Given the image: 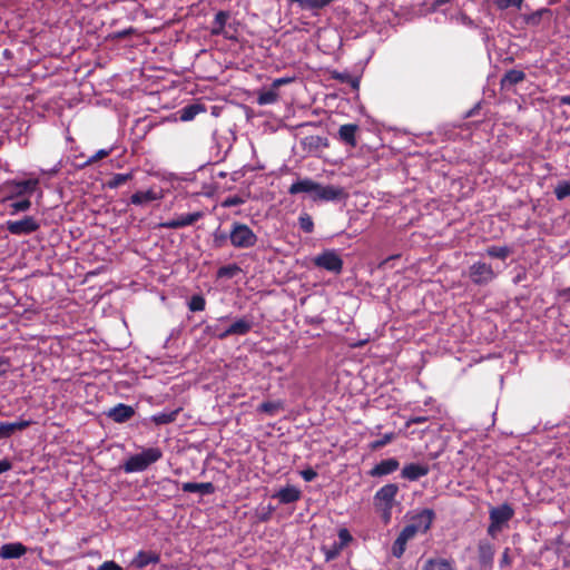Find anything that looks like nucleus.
Here are the masks:
<instances>
[{"label":"nucleus","instance_id":"052dcab7","mask_svg":"<svg viewBox=\"0 0 570 570\" xmlns=\"http://www.w3.org/2000/svg\"><path fill=\"white\" fill-rule=\"evenodd\" d=\"M12 469V463L9 459L0 460V474L8 472Z\"/></svg>","mask_w":570,"mask_h":570},{"label":"nucleus","instance_id":"a19ab883","mask_svg":"<svg viewBox=\"0 0 570 570\" xmlns=\"http://www.w3.org/2000/svg\"><path fill=\"white\" fill-rule=\"evenodd\" d=\"M557 199L562 200L570 196V180L560 181L554 188Z\"/></svg>","mask_w":570,"mask_h":570},{"label":"nucleus","instance_id":"b1692460","mask_svg":"<svg viewBox=\"0 0 570 570\" xmlns=\"http://www.w3.org/2000/svg\"><path fill=\"white\" fill-rule=\"evenodd\" d=\"M273 497L277 498L282 504H288L296 502L301 498V491L294 485H287L282 488Z\"/></svg>","mask_w":570,"mask_h":570},{"label":"nucleus","instance_id":"79ce46f5","mask_svg":"<svg viewBox=\"0 0 570 570\" xmlns=\"http://www.w3.org/2000/svg\"><path fill=\"white\" fill-rule=\"evenodd\" d=\"M31 207V202L26 198L19 202H13L9 205L10 214L16 215L20 212H27Z\"/></svg>","mask_w":570,"mask_h":570},{"label":"nucleus","instance_id":"c85d7f7f","mask_svg":"<svg viewBox=\"0 0 570 570\" xmlns=\"http://www.w3.org/2000/svg\"><path fill=\"white\" fill-rule=\"evenodd\" d=\"M179 412H180V409H176V410L169 411V412L157 413V414H154L150 417V420L156 425L169 424V423H173L174 421H176Z\"/></svg>","mask_w":570,"mask_h":570},{"label":"nucleus","instance_id":"58836bf2","mask_svg":"<svg viewBox=\"0 0 570 570\" xmlns=\"http://www.w3.org/2000/svg\"><path fill=\"white\" fill-rule=\"evenodd\" d=\"M395 439L394 432L385 433L381 439L375 440L370 443V449L372 451L379 450L391 443Z\"/></svg>","mask_w":570,"mask_h":570},{"label":"nucleus","instance_id":"9b49d317","mask_svg":"<svg viewBox=\"0 0 570 570\" xmlns=\"http://www.w3.org/2000/svg\"><path fill=\"white\" fill-rule=\"evenodd\" d=\"M352 541L350 531L345 528L340 529L338 539L335 540L330 549L325 551L326 561L335 559L341 550Z\"/></svg>","mask_w":570,"mask_h":570},{"label":"nucleus","instance_id":"0e129e2a","mask_svg":"<svg viewBox=\"0 0 570 570\" xmlns=\"http://www.w3.org/2000/svg\"><path fill=\"white\" fill-rule=\"evenodd\" d=\"M560 104H561V105H564V106H570V95H568V96H562V97L560 98Z\"/></svg>","mask_w":570,"mask_h":570},{"label":"nucleus","instance_id":"4d7b16f0","mask_svg":"<svg viewBox=\"0 0 570 570\" xmlns=\"http://www.w3.org/2000/svg\"><path fill=\"white\" fill-rule=\"evenodd\" d=\"M97 570H122V568L115 561H105Z\"/></svg>","mask_w":570,"mask_h":570},{"label":"nucleus","instance_id":"4c0bfd02","mask_svg":"<svg viewBox=\"0 0 570 570\" xmlns=\"http://www.w3.org/2000/svg\"><path fill=\"white\" fill-rule=\"evenodd\" d=\"M206 307V299L200 294H195L190 297L188 302V308L190 312H200Z\"/></svg>","mask_w":570,"mask_h":570},{"label":"nucleus","instance_id":"603ef678","mask_svg":"<svg viewBox=\"0 0 570 570\" xmlns=\"http://www.w3.org/2000/svg\"><path fill=\"white\" fill-rule=\"evenodd\" d=\"M158 228H166V229H178L180 228L179 222L177 218L161 222L157 225Z\"/></svg>","mask_w":570,"mask_h":570},{"label":"nucleus","instance_id":"39448f33","mask_svg":"<svg viewBox=\"0 0 570 570\" xmlns=\"http://www.w3.org/2000/svg\"><path fill=\"white\" fill-rule=\"evenodd\" d=\"M40 224L32 216H24L20 220H8L6 223V229L12 235H30L38 230Z\"/></svg>","mask_w":570,"mask_h":570},{"label":"nucleus","instance_id":"aec40b11","mask_svg":"<svg viewBox=\"0 0 570 570\" xmlns=\"http://www.w3.org/2000/svg\"><path fill=\"white\" fill-rule=\"evenodd\" d=\"M524 79L525 72L523 70L510 69L502 76L500 87L502 90H510L513 86L522 82Z\"/></svg>","mask_w":570,"mask_h":570},{"label":"nucleus","instance_id":"338daca9","mask_svg":"<svg viewBox=\"0 0 570 570\" xmlns=\"http://www.w3.org/2000/svg\"><path fill=\"white\" fill-rule=\"evenodd\" d=\"M228 316H224V317H220L219 321H224V320H227Z\"/></svg>","mask_w":570,"mask_h":570},{"label":"nucleus","instance_id":"72a5a7b5","mask_svg":"<svg viewBox=\"0 0 570 570\" xmlns=\"http://www.w3.org/2000/svg\"><path fill=\"white\" fill-rule=\"evenodd\" d=\"M331 78L337 79L341 82L348 83L353 89L358 88V79L351 76L348 72L331 71Z\"/></svg>","mask_w":570,"mask_h":570},{"label":"nucleus","instance_id":"393cba45","mask_svg":"<svg viewBox=\"0 0 570 570\" xmlns=\"http://www.w3.org/2000/svg\"><path fill=\"white\" fill-rule=\"evenodd\" d=\"M206 108L203 104H190L177 111L179 116V120L181 121H190L193 120L197 115L205 112Z\"/></svg>","mask_w":570,"mask_h":570},{"label":"nucleus","instance_id":"37998d69","mask_svg":"<svg viewBox=\"0 0 570 570\" xmlns=\"http://www.w3.org/2000/svg\"><path fill=\"white\" fill-rule=\"evenodd\" d=\"M550 13L549 9H540L525 17V22L530 26H539L543 14Z\"/></svg>","mask_w":570,"mask_h":570},{"label":"nucleus","instance_id":"a878e982","mask_svg":"<svg viewBox=\"0 0 570 570\" xmlns=\"http://www.w3.org/2000/svg\"><path fill=\"white\" fill-rule=\"evenodd\" d=\"M344 188L340 186L328 185L323 186L322 197L323 202H342L346 198Z\"/></svg>","mask_w":570,"mask_h":570},{"label":"nucleus","instance_id":"7ed1b4c3","mask_svg":"<svg viewBox=\"0 0 570 570\" xmlns=\"http://www.w3.org/2000/svg\"><path fill=\"white\" fill-rule=\"evenodd\" d=\"M468 277L474 285L485 286L497 277V273L490 264L479 261L469 267Z\"/></svg>","mask_w":570,"mask_h":570},{"label":"nucleus","instance_id":"f03ea898","mask_svg":"<svg viewBox=\"0 0 570 570\" xmlns=\"http://www.w3.org/2000/svg\"><path fill=\"white\" fill-rule=\"evenodd\" d=\"M229 243L236 249H248L256 246L258 237L245 223L233 222L228 232Z\"/></svg>","mask_w":570,"mask_h":570},{"label":"nucleus","instance_id":"0eeeda50","mask_svg":"<svg viewBox=\"0 0 570 570\" xmlns=\"http://www.w3.org/2000/svg\"><path fill=\"white\" fill-rule=\"evenodd\" d=\"M288 193L291 195L305 194L315 200L321 199V184L309 178L297 179L289 186Z\"/></svg>","mask_w":570,"mask_h":570},{"label":"nucleus","instance_id":"09e8293b","mask_svg":"<svg viewBox=\"0 0 570 570\" xmlns=\"http://www.w3.org/2000/svg\"><path fill=\"white\" fill-rule=\"evenodd\" d=\"M205 333L212 337H216L218 340H226V335L224 334V330H220V327L217 324L207 325L205 327Z\"/></svg>","mask_w":570,"mask_h":570},{"label":"nucleus","instance_id":"412c9836","mask_svg":"<svg viewBox=\"0 0 570 570\" xmlns=\"http://www.w3.org/2000/svg\"><path fill=\"white\" fill-rule=\"evenodd\" d=\"M160 561V554L155 551L140 550L132 560V566L137 569H144L148 564H157Z\"/></svg>","mask_w":570,"mask_h":570},{"label":"nucleus","instance_id":"f8f14e48","mask_svg":"<svg viewBox=\"0 0 570 570\" xmlns=\"http://www.w3.org/2000/svg\"><path fill=\"white\" fill-rule=\"evenodd\" d=\"M106 414L116 423H125L135 415V410L130 405L119 403L111 407Z\"/></svg>","mask_w":570,"mask_h":570},{"label":"nucleus","instance_id":"7c9ffc66","mask_svg":"<svg viewBox=\"0 0 570 570\" xmlns=\"http://www.w3.org/2000/svg\"><path fill=\"white\" fill-rule=\"evenodd\" d=\"M242 272V268L237 264H228L222 266L216 272L217 278H233Z\"/></svg>","mask_w":570,"mask_h":570},{"label":"nucleus","instance_id":"423d86ee","mask_svg":"<svg viewBox=\"0 0 570 570\" xmlns=\"http://www.w3.org/2000/svg\"><path fill=\"white\" fill-rule=\"evenodd\" d=\"M292 81H293V78H289V77H283V78L275 79L272 82L271 87L263 89L258 92L257 104L261 106L275 104L279 98V94H278L279 87L287 85Z\"/></svg>","mask_w":570,"mask_h":570},{"label":"nucleus","instance_id":"5701e85b","mask_svg":"<svg viewBox=\"0 0 570 570\" xmlns=\"http://www.w3.org/2000/svg\"><path fill=\"white\" fill-rule=\"evenodd\" d=\"M181 490L187 493L198 492L203 495H209L215 493L216 488L212 482H184Z\"/></svg>","mask_w":570,"mask_h":570},{"label":"nucleus","instance_id":"2f4dec72","mask_svg":"<svg viewBox=\"0 0 570 570\" xmlns=\"http://www.w3.org/2000/svg\"><path fill=\"white\" fill-rule=\"evenodd\" d=\"M422 570H453V568L445 559H429Z\"/></svg>","mask_w":570,"mask_h":570},{"label":"nucleus","instance_id":"cd10ccee","mask_svg":"<svg viewBox=\"0 0 570 570\" xmlns=\"http://www.w3.org/2000/svg\"><path fill=\"white\" fill-rule=\"evenodd\" d=\"M230 14L228 11L220 10L215 14L213 26L210 28L212 36H222L225 31V26Z\"/></svg>","mask_w":570,"mask_h":570},{"label":"nucleus","instance_id":"13d9d810","mask_svg":"<svg viewBox=\"0 0 570 570\" xmlns=\"http://www.w3.org/2000/svg\"><path fill=\"white\" fill-rule=\"evenodd\" d=\"M502 530V525L499 523H494L493 521H490V524L488 527V534L492 538H495L498 532Z\"/></svg>","mask_w":570,"mask_h":570},{"label":"nucleus","instance_id":"49530a36","mask_svg":"<svg viewBox=\"0 0 570 570\" xmlns=\"http://www.w3.org/2000/svg\"><path fill=\"white\" fill-rule=\"evenodd\" d=\"M524 0H495V6L500 10H507L511 7L520 9Z\"/></svg>","mask_w":570,"mask_h":570},{"label":"nucleus","instance_id":"2eb2a0df","mask_svg":"<svg viewBox=\"0 0 570 570\" xmlns=\"http://www.w3.org/2000/svg\"><path fill=\"white\" fill-rule=\"evenodd\" d=\"M514 515V510L508 503H503L499 507L492 508L490 510V521L494 523H499L503 527L507 522H509Z\"/></svg>","mask_w":570,"mask_h":570},{"label":"nucleus","instance_id":"1a4fd4ad","mask_svg":"<svg viewBox=\"0 0 570 570\" xmlns=\"http://www.w3.org/2000/svg\"><path fill=\"white\" fill-rule=\"evenodd\" d=\"M416 534L417 532L415 531V528L406 524L392 544L391 551L393 557L401 558L406 550L407 542L412 540Z\"/></svg>","mask_w":570,"mask_h":570},{"label":"nucleus","instance_id":"de8ad7c7","mask_svg":"<svg viewBox=\"0 0 570 570\" xmlns=\"http://www.w3.org/2000/svg\"><path fill=\"white\" fill-rule=\"evenodd\" d=\"M292 2H297L302 9L304 10H320L321 9V0H291Z\"/></svg>","mask_w":570,"mask_h":570},{"label":"nucleus","instance_id":"3c124183","mask_svg":"<svg viewBox=\"0 0 570 570\" xmlns=\"http://www.w3.org/2000/svg\"><path fill=\"white\" fill-rule=\"evenodd\" d=\"M382 511V520L385 524L390 523L393 505H377Z\"/></svg>","mask_w":570,"mask_h":570},{"label":"nucleus","instance_id":"6ab92c4d","mask_svg":"<svg viewBox=\"0 0 570 570\" xmlns=\"http://www.w3.org/2000/svg\"><path fill=\"white\" fill-rule=\"evenodd\" d=\"M27 547L21 542L6 543L0 548L2 559H19L27 553Z\"/></svg>","mask_w":570,"mask_h":570},{"label":"nucleus","instance_id":"6e6552de","mask_svg":"<svg viewBox=\"0 0 570 570\" xmlns=\"http://www.w3.org/2000/svg\"><path fill=\"white\" fill-rule=\"evenodd\" d=\"M434 518L435 513L432 509H422L413 513L409 524L415 528L417 533H425L430 530Z\"/></svg>","mask_w":570,"mask_h":570},{"label":"nucleus","instance_id":"4468645a","mask_svg":"<svg viewBox=\"0 0 570 570\" xmlns=\"http://www.w3.org/2000/svg\"><path fill=\"white\" fill-rule=\"evenodd\" d=\"M400 466L399 461L395 458H390L382 460L377 464H375L368 472V474L373 478H380L384 475H389L395 472Z\"/></svg>","mask_w":570,"mask_h":570},{"label":"nucleus","instance_id":"bb28decb","mask_svg":"<svg viewBox=\"0 0 570 570\" xmlns=\"http://www.w3.org/2000/svg\"><path fill=\"white\" fill-rule=\"evenodd\" d=\"M161 198V195L156 193L154 189H148L146 191H136L130 197V204L140 206L149 202L158 200Z\"/></svg>","mask_w":570,"mask_h":570},{"label":"nucleus","instance_id":"f257e3e1","mask_svg":"<svg viewBox=\"0 0 570 570\" xmlns=\"http://www.w3.org/2000/svg\"><path fill=\"white\" fill-rule=\"evenodd\" d=\"M163 458V451L157 446L142 450L140 453L129 456L122 464L126 473L145 471L149 465L156 463Z\"/></svg>","mask_w":570,"mask_h":570},{"label":"nucleus","instance_id":"5fc2aeb1","mask_svg":"<svg viewBox=\"0 0 570 570\" xmlns=\"http://www.w3.org/2000/svg\"><path fill=\"white\" fill-rule=\"evenodd\" d=\"M10 424H11L12 431L14 433L17 431H22V430L27 429L30 425V421L19 420L17 422H10Z\"/></svg>","mask_w":570,"mask_h":570},{"label":"nucleus","instance_id":"f3484780","mask_svg":"<svg viewBox=\"0 0 570 570\" xmlns=\"http://www.w3.org/2000/svg\"><path fill=\"white\" fill-rule=\"evenodd\" d=\"M429 472L430 468L428 464L410 463L404 465L401 471V476L410 481H416L420 478L425 476Z\"/></svg>","mask_w":570,"mask_h":570},{"label":"nucleus","instance_id":"473e14b6","mask_svg":"<svg viewBox=\"0 0 570 570\" xmlns=\"http://www.w3.org/2000/svg\"><path fill=\"white\" fill-rule=\"evenodd\" d=\"M204 214L203 212H195V213H188L183 214L177 217L180 228L194 225L196 222H198L200 218H203Z\"/></svg>","mask_w":570,"mask_h":570},{"label":"nucleus","instance_id":"e433bc0d","mask_svg":"<svg viewBox=\"0 0 570 570\" xmlns=\"http://www.w3.org/2000/svg\"><path fill=\"white\" fill-rule=\"evenodd\" d=\"M112 151V148L108 149H99L95 155L90 156L87 160L79 165L80 168L88 167L106 157H108Z\"/></svg>","mask_w":570,"mask_h":570},{"label":"nucleus","instance_id":"20e7f679","mask_svg":"<svg viewBox=\"0 0 570 570\" xmlns=\"http://www.w3.org/2000/svg\"><path fill=\"white\" fill-rule=\"evenodd\" d=\"M39 185V179H27V180H10L6 183V189L9 190V195L6 200H11L16 197L23 195H31L36 191Z\"/></svg>","mask_w":570,"mask_h":570},{"label":"nucleus","instance_id":"680f3d73","mask_svg":"<svg viewBox=\"0 0 570 570\" xmlns=\"http://www.w3.org/2000/svg\"><path fill=\"white\" fill-rule=\"evenodd\" d=\"M509 552H510L509 548H507L503 551L501 560H500V566L501 567H507V566H509L511 563V559H510Z\"/></svg>","mask_w":570,"mask_h":570},{"label":"nucleus","instance_id":"4be33fe9","mask_svg":"<svg viewBox=\"0 0 570 570\" xmlns=\"http://www.w3.org/2000/svg\"><path fill=\"white\" fill-rule=\"evenodd\" d=\"M358 126L356 124H346L342 125L338 129V139L350 147H355L356 141V131Z\"/></svg>","mask_w":570,"mask_h":570},{"label":"nucleus","instance_id":"6e6d98bb","mask_svg":"<svg viewBox=\"0 0 570 570\" xmlns=\"http://www.w3.org/2000/svg\"><path fill=\"white\" fill-rule=\"evenodd\" d=\"M429 421V417L428 416H421V415H415V416H411L406 423H405V426L409 428L411 426L412 424H422V423H425Z\"/></svg>","mask_w":570,"mask_h":570},{"label":"nucleus","instance_id":"f704fd0d","mask_svg":"<svg viewBox=\"0 0 570 570\" xmlns=\"http://www.w3.org/2000/svg\"><path fill=\"white\" fill-rule=\"evenodd\" d=\"M510 254L511 249L508 246H490L487 248V255L492 258L504 261Z\"/></svg>","mask_w":570,"mask_h":570},{"label":"nucleus","instance_id":"ea45409f","mask_svg":"<svg viewBox=\"0 0 570 570\" xmlns=\"http://www.w3.org/2000/svg\"><path fill=\"white\" fill-rule=\"evenodd\" d=\"M282 407L283 404L281 402H263L258 406V411L268 415H275Z\"/></svg>","mask_w":570,"mask_h":570},{"label":"nucleus","instance_id":"9d476101","mask_svg":"<svg viewBox=\"0 0 570 570\" xmlns=\"http://www.w3.org/2000/svg\"><path fill=\"white\" fill-rule=\"evenodd\" d=\"M399 487L395 483H389L382 487L375 493V505H394Z\"/></svg>","mask_w":570,"mask_h":570},{"label":"nucleus","instance_id":"c9c22d12","mask_svg":"<svg viewBox=\"0 0 570 570\" xmlns=\"http://www.w3.org/2000/svg\"><path fill=\"white\" fill-rule=\"evenodd\" d=\"M229 242L228 233L219 227L213 233V245L215 248H222Z\"/></svg>","mask_w":570,"mask_h":570},{"label":"nucleus","instance_id":"69168bd1","mask_svg":"<svg viewBox=\"0 0 570 570\" xmlns=\"http://www.w3.org/2000/svg\"><path fill=\"white\" fill-rule=\"evenodd\" d=\"M313 263L321 267V254L316 255L314 258H313Z\"/></svg>","mask_w":570,"mask_h":570},{"label":"nucleus","instance_id":"a211bd4d","mask_svg":"<svg viewBox=\"0 0 570 570\" xmlns=\"http://www.w3.org/2000/svg\"><path fill=\"white\" fill-rule=\"evenodd\" d=\"M253 328V322L247 320L246 317L238 318L233 324H230L227 328L224 330V334L226 338L232 335H246Z\"/></svg>","mask_w":570,"mask_h":570},{"label":"nucleus","instance_id":"864d4df0","mask_svg":"<svg viewBox=\"0 0 570 570\" xmlns=\"http://www.w3.org/2000/svg\"><path fill=\"white\" fill-rule=\"evenodd\" d=\"M243 203H244V200L239 196H229L224 200L223 206L224 207H233V206L242 205Z\"/></svg>","mask_w":570,"mask_h":570},{"label":"nucleus","instance_id":"ddd939ff","mask_svg":"<svg viewBox=\"0 0 570 570\" xmlns=\"http://www.w3.org/2000/svg\"><path fill=\"white\" fill-rule=\"evenodd\" d=\"M495 554L494 546L488 540H481L478 544V557L481 567L491 568Z\"/></svg>","mask_w":570,"mask_h":570},{"label":"nucleus","instance_id":"8fccbe9b","mask_svg":"<svg viewBox=\"0 0 570 570\" xmlns=\"http://www.w3.org/2000/svg\"><path fill=\"white\" fill-rule=\"evenodd\" d=\"M13 434L12 426L9 422L0 424V440L8 439Z\"/></svg>","mask_w":570,"mask_h":570},{"label":"nucleus","instance_id":"c03bdc74","mask_svg":"<svg viewBox=\"0 0 570 570\" xmlns=\"http://www.w3.org/2000/svg\"><path fill=\"white\" fill-rule=\"evenodd\" d=\"M275 508L271 504L256 511V517L259 522H267L272 519Z\"/></svg>","mask_w":570,"mask_h":570},{"label":"nucleus","instance_id":"c756f323","mask_svg":"<svg viewBox=\"0 0 570 570\" xmlns=\"http://www.w3.org/2000/svg\"><path fill=\"white\" fill-rule=\"evenodd\" d=\"M132 178H134L132 171L114 174L111 176V178L109 180H107L106 186L109 189H116V188L122 186L124 184H126L127 181L131 180Z\"/></svg>","mask_w":570,"mask_h":570},{"label":"nucleus","instance_id":"dca6fc26","mask_svg":"<svg viewBox=\"0 0 570 570\" xmlns=\"http://www.w3.org/2000/svg\"><path fill=\"white\" fill-rule=\"evenodd\" d=\"M343 261L337 252L333 249L323 250V269L338 274L342 271Z\"/></svg>","mask_w":570,"mask_h":570},{"label":"nucleus","instance_id":"a18cd8bd","mask_svg":"<svg viewBox=\"0 0 570 570\" xmlns=\"http://www.w3.org/2000/svg\"><path fill=\"white\" fill-rule=\"evenodd\" d=\"M299 228L305 233H312L314 228L313 219L307 214H302L298 218Z\"/></svg>","mask_w":570,"mask_h":570},{"label":"nucleus","instance_id":"bf43d9fd","mask_svg":"<svg viewBox=\"0 0 570 570\" xmlns=\"http://www.w3.org/2000/svg\"><path fill=\"white\" fill-rule=\"evenodd\" d=\"M301 475L305 481H312L317 476V473L313 469H306L301 472Z\"/></svg>","mask_w":570,"mask_h":570},{"label":"nucleus","instance_id":"e2e57ef3","mask_svg":"<svg viewBox=\"0 0 570 570\" xmlns=\"http://www.w3.org/2000/svg\"><path fill=\"white\" fill-rule=\"evenodd\" d=\"M558 296L563 298L566 302H570V287L560 289L558 292Z\"/></svg>","mask_w":570,"mask_h":570}]
</instances>
